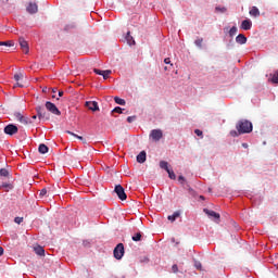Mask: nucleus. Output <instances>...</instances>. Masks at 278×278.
<instances>
[{
	"instance_id": "nucleus-1",
	"label": "nucleus",
	"mask_w": 278,
	"mask_h": 278,
	"mask_svg": "<svg viewBox=\"0 0 278 278\" xmlns=\"http://www.w3.org/2000/svg\"><path fill=\"white\" fill-rule=\"evenodd\" d=\"M237 131L239 134H251L253 131V123H251L249 119H241L236 125Z\"/></svg>"
},
{
	"instance_id": "nucleus-2",
	"label": "nucleus",
	"mask_w": 278,
	"mask_h": 278,
	"mask_svg": "<svg viewBox=\"0 0 278 278\" xmlns=\"http://www.w3.org/2000/svg\"><path fill=\"white\" fill-rule=\"evenodd\" d=\"M113 255L115 260H123V255H125V245L123 243H118L113 251Z\"/></svg>"
},
{
	"instance_id": "nucleus-3",
	"label": "nucleus",
	"mask_w": 278,
	"mask_h": 278,
	"mask_svg": "<svg viewBox=\"0 0 278 278\" xmlns=\"http://www.w3.org/2000/svg\"><path fill=\"white\" fill-rule=\"evenodd\" d=\"M37 116L39 121H49V113H47V110H45V106H37L36 108Z\"/></svg>"
},
{
	"instance_id": "nucleus-4",
	"label": "nucleus",
	"mask_w": 278,
	"mask_h": 278,
	"mask_svg": "<svg viewBox=\"0 0 278 278\" xmlns=\"http://www.w3.org/2000/svg\"><path fill=\"white\" fill-rule=\"evenodd\" d=\"M150 138L152 139V142H160V139L164 138V132L162 129H153L150 132Z\"/></svg>"
},
{
	"instance_id": "nucleus-5",
	"label": "nucleus",
	"mask_w": 278,
	"mask_h": 278,
	"mask_svg": "<svg viewBox=\"0 0 278 278\" xmlns=\"http://www.w3.org/2000/svg\"><path fill=\"white\" fill-rule=\"evenodd\" d=\"M13 116L15 121H18V123H21L22 125H31V121L25 117L21 112H15Z\"/></svg>"
},
{
	"instance_id": "nucleus-6",
	"label": "nucleus",
	"mask_w": 278,
	"mask_h": 278,
	"mask_svg": "<svg viewBox=\"0 0 278 278\" xmlns=\"http://www.w3.org/2000/svg\"><path fill=\"white\" fill-rule=\"evenodd\" d=\"M114 192L117 194V197L121 201L127 200V193H125V188H123V186L116 185Z\"/></svg>"
},
{
	"instance_id": "nucleus-7",
	"label": "nucleus",
	"mask_w": 278,
	"mask_h": 278,
	"mask_svg": "<svg viewBox=\"0 0 278 278\" xmlns=\"http://www.w3.org/2000/svg\"><path fill=\"white\" fill-rule=\"evenodd\" d=\"M46 110H48V112H51V114H54L55 116H60L62 114V112H60V109H58V106H55L53 102H46Z\"/></svg>"
},
{
	"instance_id": "nucleus-8",
	"label": "nucleus",
	"mask_w": 278,
	"mask_h": 278,
	"mask_svg": "<svg viewBox=\"0 0 278 278\" xmlns=\"http://www.w3.org/2000/svg\"><path fill=\"white\" fill-rule=\"evenodd\" d=\"M4 134L8 136H14V134H18V127L14 124H9L4 127Z\"/></svg>"
},
{
	"instance_id": "nucleus-9",
	"label": "nucleus",
	"mask_w": 278,
	"mask_h": 278,
	"mask_svg": "<svg viewBox=\"0 0 278 278\" xmlns=\"http://www.w3.org/2000/svg\"><path fill=\"white\" fill-rule=\"evenodd\" d=\"M13 78L17 81L13 88H23V84L18 81H23V79H25V74L23 72L15 73Z\"/></svg>"
},
{
	"instance_id": "nucleus-10",
	"label": "nucleus",
	"mask_w": 278,
	"mask_h": 278,
	"mask_svg": "<svg viewBox=\"0 0 278 278\" xmlns=\"http://www.w3.org/2000/svg\"><path fill=\"white\" fill-rule=\"evenodd\" d=\"M18 43H20V47H21L22 51H23L25 54L29 53V43H27V41L25 40V38L20 37Z\"/></svg>"
},
{
	"instance_id": "nucleus-11",
	"label": "nucleus",
	"mask_w": 278,
	"mask_h": 278,
	"mask_svg": "<svg viewBox=\"0 0 278 278\" xmlns=\"http://www.w3.org/2000/svg\"><path fill=\"white\" fill-rule=\"evenodd\" d=\"M28 14H36L38 12V4L36 2H29L26 7Z\"/></svg>"
},
{
	"instance_id": "nucleus-12",
	"label": "nucleus",
	"mask_w": 278,
	"mask_h": 278,
	"mask_svg": "<svg viewBox=\"0 0 278 278\" xmlns=\"http://www.w3.org/2000/svg\"><path fill=\"white\" fill-rule=\"evenodd\" d=\"M85 105L91 112H99V103L97 101H87Z\"/></svg>"
},
{
	"instance_id": "nucleus-13",
	"label": "nucleus",
	"mask_w": 278,
	"mask_h": 278,
	"mask_svg": "<svg viewBox=\"0 0 278 278\" xmlns=\"http://www.w3.org/2000/svg\"><path fill=\"white\" fill-rule=\"evenodd\" d=\"M178 181H180L181 186L192 194L194 190L190 188V185H188V181H186V178L184 176L178 177Z\"/></svg>"
},
{
	"instance_id": "nucleus-14",
	"label": "nucleus",
	"mask_w": 278,
	"mask_h": 278,
	"mask_svg": "<svg viewBox=\"0 0 278 278\" xmlns=\"http://www.w3.org/2000/svg\"><path fill=\"white\" fill-rule=\"evenodd\" d=\"M253 27V22H251V20H244L241 23L240 28L244 29V31H249V29H251Z\"/></svg>"
},
{
	"instance_id": "nucleus-15",
	"label": "nucleus",
	"mask_w": 278,
	"mask_h": 278,
	"mask_svg": "<svg viewBox=\"0 0 278 278\" xmlns=\"http://www.w3.org/2000/svg\"><path fill=\"white\" fill-rule=\"evenodd\" d=\"M204 212L211 217V218H215V220H220V214L214 212V211H211V210H207V208H204Z\"/></svg>"
},
{
	"instance_id": "nucleus-16",
	"label": "nucleus",
	"mask_w": 278,
	"mask_h": 278,
	"mask_svg": "<svg viewBox=\"0 0 278 278\" xmlns=\"http://www.w3.org/2000/svg\"><path fill=\"white\" fill-rule=\"evenodd\" d=\"M137 162L139 164H144V162H147V152L146 151H141L138 155H137Z\"/></svg>"
},
{
	"instance_id": "nucleus-17",
	"label": "nucleus",
	"mask_w": 278,
	"mask_h": 278,
	"mask_svg": "<svg viewBox=\"0 0 278 278\" xmlns=\"http://www.w3.org/2000/svg\"><path fill=\"white\" fill-rule=\"evenodd\" d=\"M236 42L238 45H247V36H244L243 34H239L237 37H236Z\"/></svg>"
},
{
	"instance_id": "nucleus-18",
	"label": "nucleus",
	"mask_w": 278,
	"mask_h": 278,
	"mask_svg": "<svg viewBox=\"0 0 278 278\" xmlns=\"http://www.w3.org/2000/svg\"><path fill=\"white\" fill-rule=\"evenodd\" d=\"M179 216H181V212L176 211L174 212L173 215H168V220H170V223H175V220H177V218H179Z\"/></svg>"
},
{
	"instance_id": "nucleus-19",
	"label": "nucleus",
	"mask_w": 278,
	"mask_h": 278,
	"mask_svg": "<svg viewBox=\"0 0 278 278\" xmlns=\"http://www.w3.org/2000/svg\"><path fill=\"white\" fill-rule=\"evenodd\" d=\"M249 14L250 16H254V18H257V16H260V9H257V7H252Z\"/></svg>"
},
{
	"instance_id": "nucleus-20",
	"label": "nucleus",
	"mask_w": 278,
	"mask_h": 278,
	"mask_svg": "<svg viewBox=\"0 0 278 278\" xmlns=\"http://www.w3.org/2000/svg\"><path fill=\"white\" fill-rule=\"evenodd\" d=\"M38 151H39V153L45 155V153H49V147H47V144H45V143H40Z\"/></svg>"
},
{
	"instance_id": "nucleus-21",
	"label": "nucleus",
	"mask_w": 278,
	"mask_h": 278,
	"mask_svg": "<svg viewBox=\"0 0 278 278\" xmlns=\"http://www.w3.org/2000/svg\"><path fill=\"white\" fill-rule=\"evenodd\" d=\"M126 41L128 45H136V41L134 40V37L131 36V31H127Z\"/></svg>"
},
{
	"instance_id": "nucleus-22",
	"label": "nucleus",
	"mask_w": 278,
	"mask_h": 278,
	"mask_svg": "<svg viewBox=\"0 0 278 278\" xmlns=\"http://www.w3.org/2000/svg\"><path fill=\"white\" fill-rule=\"evenodd\" d=\"M0 177H4L5 179H9V177H10V169L1 168L0 169Z\"/></svg>"
},
{
	"instance_id": "nucleus-23",
	"label": "nucleus",
	"mask_w": 278,
	"mask_h": 278,
	"mask_svg": "<svg viewBox=\"0 0 278 278\" xmlns=\"http://www.w3.org/2000/svg\"><path fill=\"white\" fill-rule=\"evenodd\" d=\"M34 251L37 255H45V248L37 245L34 248Z\"/></svg>"
},
{
	"instance_id": "nucleus-24",
	"label": "nucleus",
	"mask_w": 278,
	"mask_h": 278,
	"mask_svg": "<svg viewBox=\"0 0 278 278\" xmlns=\"http://www.w3.org/2000/svg\"><path fill=\"white\" fill-rule=\"evenodd\" d=\"M0 188H3L8 192V190H12L14 188V186L12 184H10V182H2Z\"/></svg>"
},
{
	"instance_id": "nucleus-25",
	"label": "nucleus",
	"mask_w": 278,
	"mask_h": 278,
	"mask_svg": "<svg viewBox=\"0 0 278 278\" xmlns=\"http://www.w3.org/2000/svg\"><path fill=\"white\" fill-rule=\"evenodd\" d=\"M160 168H162L163 170H166V173H167V170H170V168H168V162H166V161L160 162Z\"/></svg>"
},
{
	"instance_id": "nucleus-26",
	"label": "nucleus",
	"mask_w": 278,
	"mask_h": 278,
	"mask_svg": "<svg viewBox=\"0 0 278 278\" xmlns=\"http://www.w3.org/2000/svg\"><path fill=\"white\" fill-rule=\"evenodd\" d=\"M0 47H14V41H0Z\"/></svg>"
},
{
	"instance_id": "nucleus-27",
	"label": "nucleus",
	"mask_w": 278,
	"mask_h": 278,
	"mask_svg": "<svg viewBox=\"0 0 278 278\" xmlns=\"http://www.w3.org/2000/svg\"><path fill=\"white\" fill-rule=\"evenodd\" d=\"M236 34H238V27L232 26L229 30V36L230 38H233V36H236Z\"/></svg>"
},
{
	"instance_id": "nucleus-28",
	"label": "nucleus",
	"mask_w": 278,
	"mask_h": 278,
	"mask_svg": "<svg viewBox=\"0 0 278 278\" xmlns=\"http://www.w3.org/2000/svg\"><path fill=\"white\" fill-rule=\"evenodd\" d=\"M114 101H115V103H117V105H125V103H126L125 99H122L119 97H115Z\"/></svg>"
},
{
	"instance_id": "nucleus-29",
	"label": "nucleus",
	"mask_w": 278,
	"mask_h": 278,
	"mask_svg": "<svg viewBox=\"0 0 278 278\" xmlns=\"http://www.w3.org/2000/svg\"><path fill=\"white\" fill-rule=\"evenodd\" d=\"M134 242H140L142 240V233L137 232L135 236H132Z\"/></svg>"
},
{
	"instance_id": "nucleus-30",
	"label": "nucleus",
	"mask_w": 278,
	"mask_h": 278,
	"mask_svg": "<svg viewBox=\"0 0 278 278\" xmlns=\"http://www.w3.org/2000/svg\"><path fill=\"white\" fill-rule=\"evenodd\" d=\"M194 45L199 47V49L203 48V38H198L194 40Z\"/></svg>"
},
{
	"instance_id": "nucleus-31",
	"label": "nucleus",
	"mask_w": 278,
	"mask_h": 278,
	"mask_svg": "<svg viewBox=\"0 0 278 278\" xmlns=\"http://www.w3.org/2000/svg\"><path fill=\"white\" fill-rule=\"evenodd\" d=\"M66 134H68L70 136H74V138H77L78 140H84V137L76 135L75 132L71 131V130H66Z\"/></svg>"
},
{
	"instance_id": "nucleus-32",
	"label": "nucleus",
	"mask_w": 278,
	"mask_h": 278,
	"mask_svg": "<svg viewBox=\"0 0 278 278\" xmlns=\"http://www.w3.org/2000/svg\"><path fill=\"white\" fill-rule=\"evenodd\" d=\"M110 75H112V71L111 70H106L102 73V77L103 79H108V77H110Z\"/></svg>"
},
{
	"instance_id": "nucleus-33",
	"label": "nucleus",
	"mask_w": 278,
	"mask_h": 278,
	"mask_svg": "<svg viewBox=\"0 0 278 278\" xmlns=\"http://www.w3.org/2000/svg\"><path fill=\"white\" fill-rule=\"evenodd\" d=\"M271 83L273 84H278V71H276L271 77Z\"/></svg>"
},
{
	"instance_id": "nucleus-34",
	"label": "nucleus",
	"mask_w": 278,
	"mask_h": 278,
	"mask_svg": "<svg viewBox=\"0 0 278 278\" xmlns=\"http://www.w3.org/2000/svg\"><path fill=\"white\" fill-rule=\"evenodd\" d=\"M167 174H168L169 179H177V175H175V172L168 169Z\"/></svg>"
},
{
	"instance_id": "nucleus-35",
	"label": "nucleus",
	"mask_w": 278,
	"mask_h": 278,
	"mask_svg": "<svg viewBox=\"0 0 278 278\" xmlns=\"http://www.w3.org/2000/svg\"><path fill=\"white\" fill-rule=\"evenodd\" d=\"M230 136H232V138H237V136H242V134H240L238 130H231Z\"/></svg>"
},
{
	"instance_id": "nucleus-36",
	"label": "nucleus",
	"mask_w": 278,
	"mask_h": 278,
	"mask_svg": "<svg viewBox=\"0 0 278 278\" xmlns=\"http://www.w3.org/2000/svg\"><path fill=\"white\" fill-rule=\"evenodd\" d=\"M113 112H115L116 114H123V109L121 106H116Z\"/></svg>"
},
{
	"instance_id": "nucleus-37",
	"label": "nucleus",
	"mask_w": 278,
	"mask_h": 278,
	"mask_svg": "<svg viewBox=\"0 0 278 278\" xmlns=\"http://www.w3.org/2000/svg\"><path fill=\"white\" fill-rule=\"evenodd\" d=\"M14 223H16V225H21V223H23V217H15Z\"/></svg>"
},
{
	"instance_id": "nucleus-38",
	"label": "nucleus",
	"mask_w": 278,
	"mask_h": 278,
	"mask_svg": "<svg viewBox=\"0 0 278 278\" xmlns=\"http://www.w3.org/2000/svg\"><path fill=\"white\" fill-rule=\"evenodd\" d=\"M39 197H47V189L46 188L41 189V191L39 193Z\"/></svg>"
},
{
	"instance_id": "nucleus-39",
	"label": "nucleus",
	"mask_w": 278,
	"mask_h": 278,
	"mask_svg": "<svg viewBox=\"0 0 278 278\" xmlns=\"http://www.w3.org/2000/svg\"><path fill=\"white\" fill-rule=\"evenodd\" d=\"M172 270L173 273H179V267L177 266V264L172 266Z\"/></svg>"
},
{
	"instance_id": "nucleus-40",
	"label": "nucleus",
	"mask_w": 278,
	"mask_h": 278,
	"mask_svg": "<svg viewBox=\"0 0 278 278\" xmlns=\"http://www.w3.org/2000/svg\"><path fill=\"white\" fill-rule=\"evenodd\" d=\"M215 10L216 12H227L226 8H220V7L215 8Z\"/></svg>"
},
{
	"instance_id": "nucleus-41",
	"label": "nucleus",
	"mask_w": 278,
	"mask_h": 278,
	"mask_svg": "<svg viewBox=\"0 0 278 278\" xmlns=\"http://www.w3.org/2000/svg\"><path fill=\"white\" fill-rule=\"evenodd\" d=\"M93 73H96V75H103L104 71L94 68V70H93Z\"/></svg>"
},
{
	"instance_id": "nucleus-42",
	"label": "nucleus",
	"mask_w": 278,
	"mask_h": 278,
	"mask_svg": "<svg viewBox=\"0 0 278 278\" xmlns=\"http://www.w3.org/2000/svg\"><path fill=\"white\" fill-rule=\"evenodd\" d=\"M194 134H197L199 137L203 138V131L200 129H195Z\"/></svg>"
},
{
	"instance_id": "nucleus-43",
	"label": "nucleus",
	"mask_w": 278,
	"mask_h": 278,
	"mask_svg": "<svg viewBox=\"0 0 278 278\" xmlns=\"http://www.w3.org/2000/svg\"><path fill=\"white\" fill-rule=\"evenodd\" d=\"M194 267H195L198 270H201V268H202L201 262H195V263H194Z\"/></svg>"
},
{
	"instance_id": "nucleus-44",
	"label": "nucleus",
	"mask_w": 278,
	"mask_h": 278,
	"mask_svg": "<svg viewBox=\"0 0 278 278\" xmlns=\"http://www.w3.org/2000/svg\"><path fill=\"white\" fill-rule=\"evenodd\" d=\"M132 121H136V116H128L127 123H131Z\"/></svg>"
},
{
	"instance_id": "nucleus-45",
	"label": "nucleus",
	"mask_w": 278,
	"mask_h": 278,
	"mask_svg": "<svg viewBox=\"0 0 278 278\" xmlns=\"http://www.w3.org/2000/svg\"><path fill=\"white\" fill-rule=\"evenodd\" d=\"M164 62H165V64H170V58H166V59L164 60Z\"/></svg>"
},
{
	"instance_id": "nucleus-46",
	"label": "nucleus",
	"mask_w": 278,
	"mask_h": 278,
	"mask_svg": "<svg viewBox=\"0 0 278 278\" xmlns=\"http://www.w3.org/2000/svg\"><path fill=\"white\" fill-rule=\"evenodd\" d=\"M243 149H249V144L248 143H242Z\"/></svg>"
},
{
	"instance_id": "nucleus-47",
	"label": "nucleus",
	"mask_w": 278,
	"mask_h": 278,
	"mask_svg": "<svg viewBox=\"0 0 278 278\" xmlns=\"http://www.w3.org/2000/svg\"><path fill=\"white\" fill-rule=\"evenodd\" d=\"M59 97H64V91H59Z\"/></svg>"
},
{
	"instance_id": "nucleus-48",
	"label": "nucleus",
	"mask_w": 278,
	"mask_h": 278,
	"mask_svg": "<svg viewBox=\"0 0 278 278\" xmlns=\"http://www.w3.org/2000/svg\"><path fill=\"white\" fill-rule=\"evenodd\" d=\"M3 255V248L0 247V256Z\"/></svg>"
},
{
	"instance_id": "nucleus-49",
	"label": "nucleus",
	"mask_w": 278,
	"mask_h": 278,
	"mask_svg": "<svg viewBox=\"0 0 278 278\" xmlns=\"http://www.w3.org/2000/svg\"><path fill=\"white\" fill-rule=\"evenodd\" d=\"M1 51H5V49H4L3 47H0V52H1Z\"/></svg>"
},
{
	"instance_id": "nucleus-50",
	"label": "nucleus",
	"mask_w": 278,
	"mask_h": 278,
	"mask_svg": "<svg viewBox=\"0 0 278 278\" xmlns=\"http://www.w3.org/2000/svg\"><path fill=\"white\" fill-rule=\"evenodd\" d=\"M36 118H38V116L34 115V116H33V121H36Z\"/></svg>"
},
{
	"instance_id": "nucleus-51",
	"label": "nucleus",
	"mask_w": 278,
	"mask_h": 278,
	"mask_svg": "<svg viewBox=\"0 0 278 278\" xmlns=\"http://www.w3.org/2000/svg\"><path fill=\"white\" fill-rule=\"evenodd\" d=\"M200 199H202V201H204V200H205V197H203V195H200Z\"/></svg>"
},
{
	"instance_id": "nucleus-52",
	"label": "nucleus",
	"mask_w": 278,
	"mask_h": 278,
	"mask_svg": "<svg viewBox=\"0 0 278 278\" xmlns=\"http://www.w3.org/2000/svg\"><path fill=\"white\" fill-rule=\"evenodd\" d=\"M52 92H53V93L58 92V89H52Z\"/></svg>"
}]
</instances>
